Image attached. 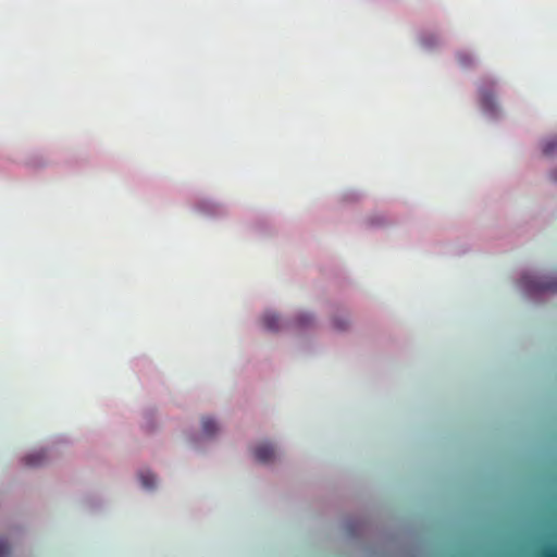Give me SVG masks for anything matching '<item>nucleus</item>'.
<instances>
[{
	"mask_svg": "<svg viewBox=\"0 0 557 557\" xmlns=\"http://www.w3.org/2000/svg\"><path fill=\"white\" fill-rule=\"evenodd\" d=\"M521 283L530 293L557 292V276L535 277L533 275H523Z\"/></svg>",
	"mask_w": 557,
	"mask_h": 557,
	"instance_id": "nucleus-1",
	"label": "nucleus"
},
{
	"mask_svg": "<svg viewBox=\"0 0 557 557\" xmlns=\"http://www.w3.org/2000/svg\"><path fill=\"white\" fill-rule=\"evenodd\" d=\"M253 457L261 463H270L275 458V448L268 442L261 443L253 448Z\"/></svg>",
	"mask_w": 557,
	"mask_h": 557,
	"instance_id": "nucleus-2",
	"label": "nucleus"
},
{
	"mask_svg": "<svg viewBox=\"0 0 557 557\" xmlns=\"http://www.w3.org/2000/svg\"><path fill=\"white\" fill-rule=\"evenodd\" d=\"M46 460H47V454L45 450H37L34 453H30L23 458L25 466L29 467V468L40 467V466L45 465Z\"/></svg>",
	"mask_w": 557,
	"mask_h": 557,
	"instance_id": "nucleus-3",
	"label": "nucleus"
},
{
	"mask_svg": "<svg viewBox=\"0 0 557 557\" xmlns=\"http://www.w3.org/2000/svg\"><path fill=\"white\" fill-rule=\"evenodd\" d=\"M264 329L269 331H277L280 329V318L275 313H265L262 318Z\"/></svg>",
	"mask_w": 557,
	"mask_h": 557,
	"instance_id": "nucleus-4",
	"label": "nucleus"
},
{
	"mask_svg": "<svg viewBox=\"0 0 557 557\" xmlns=\"http://www.w3.org/2000/svg\"><path fill=\"white\" fill-rule=\"evenodd\" d=\"M202 432L206 436H213L219 430L216 422L211 418H202L201 420Z\"/></svg>",
	"mask_w": 557,
	"mask_h": 557,
	"instance_id": "nucleus-5",
	"label": "nucleus"
},
{
	"mask_svg": "<svg viewBox=\"0 0 557 557\" xmlns=\"http://www.w3.org/2000/svg\"><path fill=\"white\" fill-rule=\"evenodd\" d=\"M481 104L486 112L494 113L495 112V99L491 92L483 91L481 92Z\"/></svg>",
	"mask_w": 557,
	"mask_h": 557,
	"instance_id": "nucleus-6",
	"label": "nucleus"
},
{
	"mask_svg": "<svg viewBox=\"0 0 557 557\" xmlns=\"http://www.w3.org/2000/svg\"><path fill=\"white\" fill-rule=\"evenodd\" d=\"M543 154L553 157L557 153V137L546 139L542 145Z\"/></svg>",
	"mask_w": 557,
	"mask_h": 557,
	"instance_id": "nucleus-7",
	"label": "nucleus"
},
{
	"mask_svg": "<svg viewBox=\"0 0 557 557\" xmlns=\"http://www.w3.org/2000/svg\"><path fill=\"white\" fill-rule=\"evenodd\" d=\"M140 482L146 488H153L156 485V476L149 471L141 472L139 474Z\"/></svg>",
	"mask_w": 557,
	"mask_h": 557,
	"instance_id": "nucleus-8",
	"label": "nucleus"
},
{
	"mask_svg": "<svg viewBox=\"0 0 557 557\" xmlns=\"http://www.w3.org/2000/svg\"><path fill=\"white\" fill-rule=\"evenodd\" d=\"M458 61L462 66H468V65L472 64V59L467 53H459Z\"/></svg>",
	"mask_w": 557,
	"mask_h": 557,
	"instance_id": "nucleus-9",
	"label": "nucleus"
},
{
	"mask_svg": "<svg viewBox=\"0 0 557 557\" xmlns=\"http://www.w3.org/2000/svg\"><path fill=\"white\" fill-rule=\"evenodd\" d=\"M347 321H342L341 319L338 318H335L333 319V326L334 329L338 330V331H344L347 326Z\"/></svg>",
	"mask_w": 557,
	"mask_h": 557,
	"instance_id": "nucleus-10",
	"label": "nucleus"
},
{
	"mask_svg": "<svg viewBox=\"0 0 557 557\" xmlns=\"http://www.w3.org/2000/svg\"><path fill=\"white\" fill-rule=\"evenodd\" d=\"M10 553V547L7 541L0 540V557H5Z\"/></svg>",
	"mask_w": 557,
	"mask_h": 557,
	"instance_id": "nucleus-11",
	"label": "nucleus"
},
{
	"mask_svg": "<svg viewBox=\"0 0 557 557\" xmlns=\"http://www.w3.org/2000/svg\"><path fill=\"white\" fill-rule=\"evenodd\" d=\"M542 557H557V548L555 546L548 547L542 552Z\"/></svg>",
	"mask_w": 557,
	"mask_h": 557,
	"instance_id": "nucleus-12",
	"label": "nucleus"
},
{
	"mask_svg": "<svg viewBox=\"0 0 557 557\" xmlns=\"http://www.w3.org/2000/svg\"><path fill=\"white\" fill-rule=\"evenodd\" d=\"M309 321H310V317L308 314H305V315H301V317L298 318V323L300 325H305Z\"/></svg>",
	"mask_w": 557,
	"mask_h": 557,
	"instance_id": "nucleus-13",
	"label": "nucleus"
},
{
	"mask_svg": "<svg viewBox=\"0 0 557 557\" xmlns=\"http://www.w3.org/2000/svg\"><path fill=\"white\" fill-rule=\"evenodd\" d=\"M550 180L554 182V183H557V169L552 171L550 173Z\"/></svg>",
	"mask_w": 557,
	"mask_h": 557,
	"instance_id": "nucleus-14",
	"label": "nucleus"
}]
</instances>
